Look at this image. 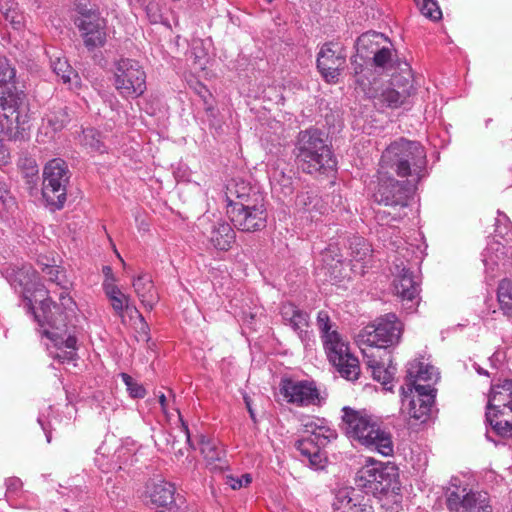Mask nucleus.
Masks as SVG:
<instances>
[{
	"label": "nucleus",
	"instance_id": "obj_1",
	"mask_svg": "<svg viewBox=\"0 0 512 512\" xmlns=\"http://www.w3.org/2000/svg\"><path fill=\"white\" fill-rule=\"evenodd\" d=\"M61 304L64 311H59L57 306H54L55 311H52L49 305L43 303L41 313L35 314V320L58 350L53 357L64 363L73 360L76 356L77 339L70 333V328L74 327L73 320L77 305L72 297L63 295H61Z\"/></svg>",
	"mask_w": 512,
	"mask_h": 512
},
{
	"label": "nucleus",
	"instance_id": "obj_2",
	"mask_svg": "<svg viewBox=\"0 0 512 512\" xmlns=\"http://www.w3.org/2000/svg\"><path fill=\"white\" fill-rule=\"evenodd\" d=\"M398 477L396 466L369 459L358 470L355 484L365 493L383 501V507L388 506L392 512H397L401 502Z\"/></svg>",
	"mask_w": 512,
	"mask_h": 512
},
{
	"label": "nucleus",
	"instance_id": "obj_3",
	"mask_svg": "<svg viewBox=\"0 0 512 512\" xmlns=\"http://www.w3.org/2000/svg\"><path fill=\"white\" fill-rule=\"evenodd\" d=\"M342 413V429L348 438L383 456L393 454L391 433L383 429L371 415L348 406L342 408Z\"/></svg>",
	"mask_w": 512,
	"mask_h": 512
},
{
	"label": "nucleus",
	"instance_id": "obj_4",
	"mask_svg": "<svg viewBox=\"0 0 512 512\" xmlns=\"http://www.w3.org/2000/svg\"><path fill=\"white\" fill-rule=\"evenodd\" d=\"M381 159L399 177H410L407 181L415 186L424 177L427 158L424 147L419 142L400 138L385 149Z\"/></svg>",
	"mask_w": 512,
	"mask_h": 512
},
{
	"label": "nucleus",
	"instance_id": "obj_5",
	"mask_svg": "<svg viewBox=\"0 0 512 512\" xmlns=\"http://www.w3.org/2000/svg\"><path fill=\"white\" fill-rule=\"evenodd\" d=\"M296 150L297 162L308 174L333 170L336 166L331 148L317 129L301 131L298 135Z\"/></svg>",
	"mask_w": 512,
	"mask_h": 512
},
{
	"label": "nucleus",
	"instance_id": "obj_6",
	"mask_svg": "<svg viewBox=\"0 0 512 512\" xmlns=\"http://www.w3.org/2000/svg\"><path fill=\"white\" fill-rule=\"evenodd\" d=\"M75 10L78 15L74 19V24L84 46L89 51L103 47L107 40V20L88 0H79Z\"/></svg>",
	"mask_w": 512,
	"mask_h": 512
},
{
	"label": "nucleus",
	"instance_id": "obj_7",
	"mask_svg": "<svg viewBox=\"0 0 512 512\" xmlns=\"http://www.w3.org/2000/svg\"><path fill=\"white\" fill-rule=\"evenodd\" d=\"M403 330L402 323L393 313L386 314L384 317L377 319L374 324L363 328L357 342L362 348H368L372 351L379 352L382 348H388L397 344L400 340Z\"/></svg>",
	"mask_w": 512,
	"mask_h": 512
},
{
	"label": "nucleus",
	"instance_id": "obj_8",
	"mask_svg": "<svg viewBox=\"0 0 512 512\" xmlns=\"http://www.w3.org/2000/svg\"><path fill=\"white\" fill-rule=\"evenodd\" d=\"M11 286L15 290L20 289L25 306L33 312L41 313L42 304L50 306V298L44 285L39 281L37 272L30 265H24L17 270H12L8 276Z\"/></svg>",
	"mask_w": 512,
	"mask_h": 512
},
{
	"label": "nucleus",
	"instance_id": "obj_9",
	"mask_svg": "<svg viewBox=\"0 0 512 512\" xmlns=\"http://www.w3.org/2000/svg\"><path fill=\"white\" fill-rule=\"evenodd\" d=\"M70 171L64 160L55 158L43 168L42 196L54 209L63 208L67 199Z\"/></svg>",
	"mask_w": 512,
	"mask_h": 512
},
{
	"label": "nucleus",
	"instance_id": "obj_10",
	"mask_svg": "<svg viewBox=\"0 0 512 512\" xmlns=\"http://www.w3.org/2000/svg\"><path fill=\"white\" fill-rule=\"evenodd\" d=\"M329 362L347 380H357L360 375L359 360L350 352L346 339L338 331L325 335L322 339Z\"/></svg>",
	"mask_w": 512,
	"mask_h": 512
},
{
	"label": "nucleus",
	"instance_id": "obj_11",
	"mask_svg": "<svg viewBox=\"0 0 512 512\" xmlns=\"http://www.w3.org/2000/svg\"><path fill=\"white\" fill-rule=\"evenodd\" d=\"M114 86L124 98H137L146 91V74L133 59H121L116 64Z\"/></svg>",
	"mask_w": 512,
	"mask_h": 512
},
{
	"label": "nucleus",
	"instance_id": "obj_12",
	"mask_svg": "<svg viewBox=\"0 0 512 512\" xmlns=\"http://www.w3.org/2000/svg\"><path fill=\"white\" fill-rule=\"evenodd\" d=\"M416 186L408 181L400 182L391 176L381 175L374 188L373 198L386 206L406 207Z\"/></svg>",
	"mask_w": 512,
	"mask_h": 512
},
{
	"label": "nucleus",
	"instance_id": "obj_13",
	"mask_svg": "<svg viewBox=\"0 0 512 512\" xmlns=\"http://www.w3.org/2000/svg\"><path fill=\"white\" fill-rule=\"evenodd\" d=\"M279 392L287 403L297 407L319 405L321 402L320 391L314 381L283 378Z\"/></svg>",
	"mask_w": 512,
	"mask_h": 512
},
{
	"label": "nucleus",
	"instance_id": "obj_14",
	"mask_svg": "<svg viewBox=\"0 0 512 512\" xmlns=\"http://www.w3.org/2000/svg\"><path fill=\"white\" fill-rule=\"evenodd\" d=\"M390 270L394 275L393 287L396 295L402 300L405 309L414 311L418 304V281L402 260L394 262Z\"/></svg>",
	"mask_w": 512,
	"mask_h": 512
},
{
	"label": "nucleus",
	"instance_id": "obj_15",
	"mask_svg": "<svg viewBox=\"0 0 512 512\" xmlns=\"http://www.w3.org/2000/svg\"><path fill=\"white\" fill-rule=\"evenodd\" d=\"M402 390V411L410 418L425 422L434 403L436 390L431 384L418 385L415 395L410 394L405 387Z\"/></svg>",
	"mask_w": 512,
	"mask_h": 512
},
{
	"label": "nucleus",
	"instance_id": "obj_16",
	"mask_svg": "<svg viewBox=\"0 0 512 512\" xmlns=\"http://www.w3.org/2000/svg\"><path fill=\"white\" fill-rule=\"evenodd\" d=\"M227 215L234 226L241 231L261 230L266 226L267 220L265 200L246 206H233V208L227 209Z\"/></svg>",
	"mask_w": 512,
	"mask_h": 512
},
{
	"label": "nucleus",
	"instance_id": "obj_17",
	"mask_svg": "<svg viewBox=\"0 0 512 512\" xmlns=\"http://www.w3.org/2000/svg\"><path fill=\"white\" fill-rule=\"evenodd\" d=\"M447 506L450 512H492L487 493L459 487L448 490Z\"/></svg>",
	"mask_w": 512,
	"mask_h": 512
},
{
	"label": "nucleus",
	"instance_id": "obj_18",
	"mask_svg": "<svg viewBox=\"0 0 512 512\" xmlns=\"http://www.w3.org/2000/svg\"><path fill=\"white\" fill-rule=\"evenodd\" d=\"M26 129L25 120H21L19 111L13 110L11 114L0 112V167L7 166L11 158L3 142L23 138Z\"/></svg>",
	"mask_w": 512,
	"mask_h": 512
},
{
	"label": "nucleus",
	"instance_id": "obj_19",
	"mask_svg": "<svg viewBox=\"0 0 512 512\" xmlns=\"http://www.w3.org/2000/svg\"><path fill=\"white\" fill-rule=\"evenodd\" d=\"M346 55L334 43L324 44L317 57V68L328 82H336L340 71L344 69Z\"/></svg>",
	"mask_w": 512,
	"mask_h": 512
},
{
	"label": "nucleus",
	"instance_id": "obj_20",
	"mask_svg": "<svg viewBox=\"0 0 512 512\" xmlns=\"http://www.w3.org/2000/svg\"><path fill=\"white\" fill-rule=\"evenodd\" d=\"M146 493L154 505L165 508L167 512H177L184 503L182 496L176 494L175 485L165 480L149 483Z\"/></svg>",
	"mask_w": 512,
	"mask_h": 512
},
{
	"label": "nucleus",
	"instance_id": "obj_21",
	"mask_svg": "<svg viewBox=\"0 0 512 512\" xmlns=\"http://www.w3.org/2000/svg\"><path fill=\"white\" fill-rule=\"evenodd\" d=\"M116 279L114 277L104 279L102 287L107 297L114 314L121 318V321L125 322V315L130 317L138 316L143 322L144 318L139 313L136 306L131 302L129 295L124 294L121 289L116 285Z\"/></svg>",
	"mask_w": 512,
	"mask_h": 512
},
{
	"label": "nucleus",
	"instance_id": "obj_22",
	"mask_svg": "<svg viewBox=\"0 0 512 512\" xmlns=\"http://www.w3.org/2000/svg\"><path fill=\"white\" fill-rule=\"evenodd\" d=\"M224 193L227 209L233 208V206H246L254 202L259 203L264 199L263 194L257 188L240 178L231 179L227 183Z\"/></svg>",
	"mask_w": 512,
	"mask_h": 512
},
{
	"label": "nucleus",
	"instance_id": "obj_23",
	"mask_svg": "<svg viewBox=\"0 0 512 512\" xmlns=\"http://www.w3.org/2000/svg\"><path fill=\"white\" fill-rule=\"evenodd\" d=\"M203 234L209 243L217 250L228 251L235 243L236 235L233 228L224 221L208 223L205 217L200 219Z\"/></svg>",
	"mask_w": 512,
	"mask_h": 512
},
{
	"label": "nucleus",
	"instance_id": "obj_24",
	"mask_svg": "<svg viewBox=\"0 0 512 512\" xmlns=\"http://www.w3.org/2000/svg\"><path fill=\"white\" fill-rule=\"evenodd\" d=\"M487 411L494 412V416H508L512 413V380L505 379L491 386Z\"/></svg>",
	"mask_w": 512,
	"mask_h": 512
},
{
	"label": "nucleus",
	"instance_id": "obj_25",
	"mask_svg": "<svg viewBox=\"0 0 512 512\" xmlns=\"http://www.w3.org/2000/svg\"><path fill=\"white\" fill-rule=\"evenodd\" d=\"M70 121L66 107H54L49 110L39 128L37 141L47 143L54 139L56 133L61 131Z\"/></svg>",
	"mask_w": 512,
	"mask_h": 512
},
{
	"label": "nucleus",
	"instance_id": "obj_26",
	"mask_svg": "<svg viewBox=\"0 0 512 512\" xmlns=\"http://www.w3.org/2000/svg\"><path fill=\"white\" fill-rule=\"evenodd\" d=\"M335 509L342 512H373L369 497L361 495L355 489L340 490L333 503Z\"/></svg>",
	"mask_w": 512,
	"mask_h": 512
},
{
	"label": "nucleus",
	"instance_id": "obj_27",
	"mask_svg": "<svg viewBox=\"0 0 512 512\" xmlns=\"http://www.w3.org/2000/svg\"><path fill=\"white\" fill-rule=\"evenodd\" d=\"M365 363L368 368L372 371L373 378L382 383L385 389L391 390V387H387L391 383L393 376L396 372V367L389 363L385 366L384 362L380 361L376 351H372L368 348L361 349Z\"/></svg>",
	"mask_w": 512,
	"mask_h": 512
},
{
	"label": "nucleus",
	"instance_id": "obj_28",
	"mask_svg": "<svg viewBox=\"0 0 512 512\" xmlns=\"http://www.w3.org/2000/svg\"><path fill=\"white\" fill-rule=\"evenodd\" d=\"M304 433L307 434L318 447H325L337 438V433L331 429L323 419L308 417L303 421Z\"/></svg>",
	"mask_w": 512,
	"mask_h": 512
},
{
	"label": "nucleus",
	"instance_id": "obj_29",
	"mask_svg": "<svg viewBox=\"0 0 512 512\" xmlns=\"http://www.w3.org/2000/svg\"><path fill=\"white\" fill-rule=\"evenodd\" d=\"M132 286L142 305L146 309L152 310L159 297L151 276L147 273H141L133 279Z\"/></svg>",
	"mask_w": 512,
	"mask_h": 512
},
{
	"label": "nucleus",
	"instance_id": "obj_30",
	"mask_svg": "<svg viewBox=\"0 0 512 512\" xmlns=\"http://www.w3.org/2000/svg\"><path fill=\"white\" fill-rule=\"evenodd\" d=\"M434 378L435 380L438 379V374L434 367L420 361L410 362L407 368V384L405 388L411 394L413 390L416 391L418 385H422L421 381H432Z\"/></svg>",
	"mask_w": 512,
	"mask_h": 512
},
{
	"label": "nucleus",
	"instance_id": "obj_31",
	"mask_svg": "<svg viewBox=\"0 0 512 512\" xmlns=\"http://www.w3.org/2000/svg\"><path fill=\"white\" fill-rule=\"evenodd\" d=\"M321 265L318 269L327 279L331 281H339L343 278V261L335 247H329L321 253Z\"/></svg>",
	"mask_w": 512,
	"mask_h": 512
},
{
	"label": "nucleus",
	"instance_id": "obj_32",
	"mask_svg": "<svg viewBox=\"0 0 512 512\" xmlns=\"http://www.w3.org/2000/svg\"><path fill=\"white\" fill-rule=\"evenodd\" d=\"M280 314L283 322L289 325L298 335L303 338L306 335L308 327V314L298 309L292 303H284L280 308Z\"/></svg>",
	"mask_w": 512,
	"mask_h": 512
},
{
	"label": "nucleus",
	"instance_id": "obj_33",
	"mask_svg": "<svg viewBox=\"0 0 512 512\" xmlns=\"http://www.w3.org/2000/svg\"><path fill=\"white\" fill-rule=\"evenodd\" d=\"M42 272L50 282L55 283L62 290L59 294V304L52 303L50 301V308L52 311H55L54 306H57L59 307V311H64L63 305L61 304V295L71 297L69 295V290L72 287V283L66 277L65 271L58 266H51L46 264L42 268Z\"/></svg>",
	"mask_w": 512,
	"mask_h": 512
},
{
	"label": "nucleus",
	"instance_id": "obj_34",
	"mask_svg": "<svg viewBox=\"0 0 512 512\" xmlns=\"http://www.w3.org/2000/svg\"><path fill=\"white\" fill-rule=\"evenodd\" d=\"M199 445L200 452L207 464L215 468H222L220 463H222L225 458V451L220 446L219 442L214 439L206 438L205 436H200Z\"/></svg>",
	"mask_w": 512,
	"mask_h": 512
},
{
	"label": "nucleus",
	"instance_id": "obj_35",
	"mask_svg": "<svg viewBox=\"0 0 512 512\" xmlns=\"http://www.w3.org/2000/svg\"><path fill=\"white\" fill-rule=\"evenodd\" d=\"M352 263H361V268L366 267L371 258V247L369 243L362 237H355L351 240L349 246Z\"/></svg>",
	"mask_w": 512,
	"mask_h": 512
},
{
	"label": "nucleus",
	"instance_id": "obj_36",
	"mask_svg": "<svg viewBox=\"0 0 512 512\" xmlns=\"http://www.w3.org/2000/svg\"><path fill=\"white\" fill-rule=\"evenodd\" d=\"M272 189L284 196L290 195L293 191L292 177L286 175L282 170L273 169L270 173Z\"/></svg>",
	"mask_w": 512,
	"mask_h": 512
},
{
	"label": "nucleus",
	"instance_id": "obj_37",
	"mask_svg": "<svg viewBox=\"0 0 512 512\" xmlns=\"http://www.w3.org/2000/svg\"><path fill=\"white\" fill-rule=\"evenodd\" d=\"M486 420L491 425L493 431L504 438H512V421L497 414L494 416V412H486Z\"/></svg>",
	"mask_w": 512,
	"mask_h": 512
},
{
	"label": "nucleus",
	"instance_id": "obj_38",
	"mask_svg": "<svg viewBox=\"0 0 512 512\" xmlns=\"http://www.w3.org/2000/svg\"><path fill=\"white\" fill-rule=\"evenodd\" d=\"M408 86L405 89L398 90L393 87L386 88L381 93V100L390 108H398L401 105L405 104L407 99L409 98V89Z\"/></svg>",
	"mask_w": 512,
	"mask_h": 512
},
{
	"label": "nucleus",
	"instance_id": "obj_39",
	"mask_svg": "<svg viewBox=\"0 0 512 512\" xmlns=\"http://www.w3.org/2000/svg\"><path fill=\"white\" fill-rule=\"evenodd\" d=\"M497 299L501 309L506 313H512V280L502 279L497 289Z\"/></svg>",
	"mask_w": 512,
	"mask_h": 512
},
{
	"label": "nucleus",
	"instance_id": "obj_40",
	"mask_svg": "<svg viewBox=\"0 0 512 512\" xmlns=\"http://www.w3.org/2000/svg\"><path fill=\"white\" fill-rule=\"evenodd\" d=\"M51 67L55 74L60 77L64 83L71 81V75L74 74V71L65 58L56 56L51 60Z\"/></svg>",
	"mask_w": 512,
	"mask_h": 512
},
{
	"label": "nucleus",
	"instance_id": "obj_41",
	"mask_svg": "<svg viewBox=\"0 0 512 512\" xmlns=\"http://www.w3.org/2000/svg\"><path fill=\"white\" fill-rule=\"evenodd\" d=\"M420 10L425 17L434 21L439 20L442 17L441 9L436 0H422Z\"/></svg>",
	"mask_w": 512,
	"mask_h": 512
},
{
	"label": "nucleus",
	"instance_id": "obj_42",
	"mask_svg": "<svg viewBox=\"0 0 512 512\" xmlns=\"http://www.w3.org/2000/svg\"><path fill=\"white\" fill-rule=\"evenodd\" d=\"M319 199L316 195L310 192H301L297 195L295 204L299 209L311 211L316 207Z\"/></svg>",
	"mask_w": 512,
	"mask_h": 512
},
{
	"label": "nucleus",
	"instance_id": "obj_43",
	"mask_svg": "<svg viewBox=\"0 0 512 512\" xmlns=\"http://www.w3.org/2000/svg\"><path fill=\"white\" fill-rule=\"evenodd\" d=\"M141 6L144 7L146 15L151 23H158L162 19L160 6L157 2L152 0H138Z\"/></svg>",
	"mask_w": 512,
	"mask_h": 512
},
{
	"label": "nucleus",
	"instance_id": "obj_44",
	"mask_svg": "<svg viewBox=\"0 0 512 512\" xmlns=\"http://www.w3.org/2000/svg\"><path fill=\"white\" fill-rule=\"evenodd\" d=\"M121 378L125 383L127 390L133 398H143L146 394L144 387L138 384L130 375L126 373L121 374Z\"/></svg>",
	"mask_w": 512,
	"mask_h": 512
},
{
	"label": "nucleus",
	"instance_id": "obj_45",
	"mask_svg": "<svg viewBox=\"0 0 512 512\" xmlns=\"http://www.w3.org/2000/svg\"><path fill=\"white\" fill-rule=\"evenodd\" d=\"M391 85L393 86V88H396L398 90H402V89H405L408 86H410L409 89H407L409 92V97L415 92V88L413 85V79L409 74H407L406 76L405 75L393 76V78L391 80Z\"/></svg>",
	"mask_w": 512,
	"mask_h": 512
},
{
	"label": "nucleus",
	"instance_id": "obj_46",
	"mask_svg": "<svg viewBox=\"0 0 512 512\" xmlns=\"http://www.w3.org/2000/svg\"><path fill=\"white\" fill-rule=\"evenodd\" d=\"M373 61L378 67H388L392 61V51L389 48H382L378 50L373 57Z\"/></svg>",
	"mask_w": 512,
	"mask_h": 512
},
{
	"label": "nucleus",
	"instance_id": "obj_47",
	"mask_svg": "<svg viewBox=\"0 0 512 512\" xmlns=\"http://www.w3.org/2000/svg\"><path fill=\"white\" fill-rule=\"evenodd\" d=\"M252 481L250 474H242L241 476H228L226 483L233 489L237 490L248 486Z\"/></svg>",
	"mask_w": 512,
	"mask_h": 512
},
{
	"label": "nucleus",
	"instance_id": "obj_48",
	"mask_svg": "<svg viewBox=\"0 0 512 512\" xmlns=\"http://www.w3.org/2000/svg\"><path fill=\"white\" fill-rule=\"evenodd\" d=\"M6 21H8L15 29L19 30L23 26L24 17L15 8H8L4 12Z\"/></svg>",
	"mask_w": 512,
	"mask_h": 512
},
{
	"label": "nucleus",
	"instance_id": "obj_49",
	"mask_svg": "<svg viewBox=\"0 0 512 512\" xmlns=\"http://www.w3.org/2000/svg\"><path fill=\"white\" fill-rule=\"evenodd\" d=\"M317 325L321 332V338L324 339L325 335H328L329 333H333L334 330L331 328L330 319L325 311H320L317 316Z\"/></svg>",
	"mask_w": 512,
	"mask_h": 512
},
{
	"label": "nucleus",
	"instance_id": "obj_50",
	"mask_svg": "<svg viewBox=\"0 0 512 512\" xmlns=\"http://www.w3.org/2000/svg\"><path fill=\"white\" fill-rule=\"evenodd\" d=\"M15 77V70L7 61H0V86L7 84Z\"/></svg>",
	"mask_w": 512,
	"mask_h": 512
},
{
	"label": "nucleus",
	"instance_id": "obj_51",
	"mask_svg": "<svg viewBox=\"0 0 512 512\" xmlns=\"http://www.w3.org/2000/svg\"><path fill=\"white\" fill-rule=\"evenodd\" d=\"M295 446L303 456H307L309 451L318 447V445L307 434L302 439L298 440Z\"/></svg>",
	"mask_w": 512,
	"mask_h": 512
},
{
	"label": "nucleus",
	"instance_id": "obj_52",
	"mask_svg": "<svg viewBox=\"0 0 512 512\" xmlns=\"http://www.w3.org/2000/svg\"><path fill=\"white\" fill-rule=\"evenodd\" d=\"M98 134L90 129L84 131V141L86 145H89L92 149L101 150L102 144L99 138H97Z\"/></svg>",
	"mask_w": 512,
	"mask_h": 512
},
{
	"label": "nucleus",
	"instance_id": "obj_53",
	"mask_svg": "<svg viewBox=\"0 0 512 512\" xmlns=\"http://www.w3.org/2000/svg\"><path fill=\"white\" fill-rule=\"evenodd\" d=\"M5 485L7 495H16L22 490L23 487L22 481L17 477L8 478L5 482Z\"/></svg>",
	"mask_w": 512,
	"mask_h": 512
},
{
	"label": "nucleus",
	"instance_id": "obj_54",
	"mask_svg": "<svg viewBox=\"0 0 512 512\" xmlns=\"http://www.w3.org/2000/svg\"><path fill=\"white\" fill-rule=\"evenodd\" d=\"M322 448L323 447H317L316 449L313 448L312 451H309L308 455L306 456L311 465L316 468L322 467V462L324 459L323 454L321 453Z\"/></svg>",
	"mask_w": 512,
	"mask_h": 512
},
{
	"label": "nucleus",
	"instance_id": "obj_55",
	"mask_svg": "<svg viewBox=\"0 0 512 512\" xmlns=\"http://www.w3.org/2000/svg\"><path fill=\"white\" fill-rule=\"evenodd\" d=\"M14 106L15 99L12 96L0 95V112L11 114L13 110H16Z\"/></svg>",
	"mask_w": 512,
	"mask_h": 512
},
{
	"label": "nucleus",
	"instance_id": "obj_56",
	"mask_svg": "<svg viewBox=\"0 0 512 512\" xmlns=\"http://www.w3.org/2000/svg\"><path fill=\"white\" fill-rule=\"evenodd\" d=\"M21 167L26 169V177H35L38 174L37 165L32 159H25Z\"/></svg>",
	"mask_w": 512,
	"mask_h": 512
},
{
	"label": "nucleus",
	"instance_id": "obj_57",
	"mask_svg": "<svg viewBox=\"0 0 512 512\" xmlns=\"http://www.w3.org/2000/svg\"><path fill=\"white\" fill-rule=\"evenodd\" d=\"M178 412V415H179V418H180V421H181V430L184 434V437H185V440H186V443L191 446V438H190V433H189V429H188V426L187 424L183 421V419L181 418V415H180V412Z\"/></svg>",
	"mask_w": 512,
	"mask_h": 512
},
{
	"label": "nucleus",
	"instance_id": "obj_58",
	"mask_svg": "<svg viewBox=\"0 0 512 512\" xmlns=\"http://www.w3.org/2000/svg\"><path fill=\"white\" fill-rule=\"evenodd\" d=\"M352 65H353V69H354V73L357 75L359 74L360 72H362V64H358L357 63V56H355L354 58H352Z\"/></svg>",
	"mask_w": 512,
	"mask_h": 512
},
{
	"label": "nucleus",
	"instance_id": "obj_59",
	"mask_svg": "<svg viewBox=\"0 0 512 512\" xmlns=\"http://www.w3.org/2000/svg\"><path fill=\"white\" fill-rule=\"evenodd\" d=\"M244 401H245L246 407H247V409H248V412H249V414H250V417L254 420V419H255V415H254V411H253V409H252V407H251L249 397L245 396V397H244Z\"/></svg>",
	"mask_w": 512,
	"mask_h": 512
},
{
	"label": "nucleus",
	"instance_id": "obj_60",
	"mask_svg": "<svg viewBox=\"0 0 512 512\" xmlns=\"http://www.w3.org/2000/svg\"><path fill=\"white\" fill-rule=\"evenodd\" d=\"M103 273L105 275V279H108V278L111 279V277H114L113 273H112V269L109 266L103 267Z\"/></svg>",
	"mask_w": 512,
	"mask_h": 512
},
{
	"label": "nucleus",
	"instance_id": "obj_61",
	"mask_svg": "<svg viewBox=\"0 0 512 512\" xmlns=\"http://www.w3.org/2000/svg\"><path fill=\"white\" fill-rule=\"evenodd\" d=\"M159 403L164 413H166V397L164 394L159 396Z\"/></svg>",
	"mask_w": 512,
	"mask_h": 512
},
{
	"label": "nucleus",
	"instance_id": "obj_62",
	"mask_svg": "<svg viewBox=\"0 0 512 512\" xmlns=\"http://www.w3.org/2000/svg\"><path fill=\"white\" fill-rule=\"evenodd\" d=\"M7 194L8 191L5 185L0 181V199H4Z\"/></svg>",
	"mask_w": 512,
	"mask_h": 512
},
{
	"label": "nucleus",
	"instance_id": "obj_63",
	"mask_svg": "<svg viewBox=\"0 0 512 512\" xmlns=\"http://www.w3.org/2000/svg\"><path fill=\"white\" fill-rule=\"evenodd\" d=\"M477 372L479 374L488 375V372L480 367L477 368Z\"/></svg>",
	"mask_w": 512,
	"mask_h": 512
},
{
	"label": "nucleus",
	"instance_id": "obj_64",
	"mask_svg": "<svg viewBox=\"0 0 512 512\" xmlns=\"http://www.w3.org/2000/svg\"><path fill=\"white\" fill-rule=\"evenodd\" d=\"M486 437H487V439H489V440L493 441L496 445H498V444H499V442H497V441L493 440V439L490 437V435H489L488 433H487Z\"/></svg>",
	"mask_w": 512,
	"mask_h": 512
}]
</instances>
